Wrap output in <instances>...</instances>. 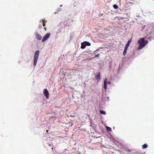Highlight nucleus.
Listing matches in <instances>:
<instances>
[{
  "label": "nucleus",
  "instance_id": "obj_1",
  "mask_svg": "<svg viewBox=\"0 0 154 154\" xmlns=\"http://www.w3.org/2000/svg\"><path fill=\"white\" fill-rule=\"evenodd\" d=\"M144 40L145 38H140L138 40L137 42L139 44V45L138 47V49H142L148 43V40Z\"/></svg>",
  "mask_w": 154,
  "mask_h": 154
},
{
  "label": "nucleus",
  "instance_id": "obj_2",
  "mask_svg": "<svg viewBox=\"0 0 154 154\" xmlns=\"http://www.w3.org/2000/svg\"><path fill=\"white\" fill-rule=\"evenodd\" d=\"M39 51L38 50L36 51L35 53L34 57V62L33 65L35 66L38 60V57L39 55Z\"/></svg>",
  "mask_w": 154,
  "mask_h": 154
},
{
  "label": "nucleus",
  "instance_id": "obj_3",
  "mask_svg": "<svg viewBox=\"0 0 154 154\" xmlns=\"http://www.w3.org/2000/svg\"><path fill=\"white\" fill-rule=\"evenodd\" d=\"M50 33H46L45 36L43 37L42 41V42H44L45 41H46L48 39L49 37L50 36Z\"/></svg>",
  "mask_w": 154,
  "mask_h": 154
},
{
  "label": "nucleus",
  "instance_id": "obj_4",
  "mask_svg": "<svg viewBox=\"0 0 154 154\" xmlns=\"http://www.w3.org/2000/svg\"><path fill=\"white\" fill-rule=\"evenodd\" d=\"M43 93L45 96L46 97V99H48L49 98V93L47 89H44L43 90Z\"/></svg>",
  "mask_w": 154,
  "mask_h": 154
},
{
  "label": "nucleus",
  "instance_id": "obj_5",
  "mask_svg": "<svg viewBox=\"0 0 154 154\" xmlns=\"http://www.w3.org/2000/svg\"><path fill=\"white\" fill-rule=\"evenodd\" d=\"M107 79L106 78L104 80V88H105V90H106L107 89V83L110 84L111 82L109 81L108 82H107Z\"/></svg>",
  "mask_w": 154,
  "mask_h": 154
},
{
  "label": "nucleus",
  "instance_id": "obj_6",
  "mask_svg": "<svg viewBox=\"0 0 154 154\" xmlns=\"http://www.w3.org/2000/svg\"><path fill=\"white\" fill-rule=\"evenodd\" d=\"M35 36L36 39L38 40H40L42 39V37L38 32H36L35 34Z\"/></svg>",
  "mask_w": 154,
  "mask_h": 154
},
{
  "label": "nucleus",
  "instance_id": "obj_7",
  "mask_svg": "<svg viewBox=\"0 0 154 154\" xmlns=\"http://www.w3.org/2000/svg\"><path fill=\"white\" fill-rule=\"evenodd\" d=\"M95 78L97 80H100V73L98 72L97 75L95 76Z\"/></svg>",
  "mask_w": 154,
  "mask_h": 154
},
{
  "label": "nucleus",
  "instance_id": "obj_8",
  "mask_svg": "<svg viewBox=\"0 0 154 154\" xmlns=\"http://www.w3.org/2000/svg\"><path fill=\"white\" fill-rule=\"evenodd\" d=\"M86 45L84 43V42L82 43H81V48L82 49H84L85 48Z\"/></svg>",
  "mask_w": 154,
  "mask_h": 154
},
{
  "label": "nucleus",
  "instance_id": "obj_9",
  "mask_svg": "<svg viewBox=\"0 0 154 154\" xmlns=\"http://www.w3.org/2000/svg\"><path fill=\"white\" fill-rule=\"evenodd\" d=\"M131 42V39H130L128 41V42L126 44V45L125 46L128 47L129 46Z\"/></svg>",
  "mask_w": 154,
  "mask_h": 154
},
{
  "label": "nucleus",
  "instance_id": "obj_10",
  "mask_svg": "<svg viewBox=\"0 0 154 154\" xmlns=\"http://www.w3.org/2000/svg\"><path fill=\"white\" fill-rule=\"evenodd\" d=\"M84 42L86 46H90L91 45V43L88 42Z\"/></svg>",
  "mask_w": 154,
  "mask_h": 154
},
{
  "label": "nucleus",
  "instance_id": "obj_11",
  "mask_svg": "<svg viewBox=\"0 0 154 154\" xmlns=\"http://www.w3.org/2000/svg\"><path fill=\"white\" fill-rule=\"evenodd\" d=\"M42 21H43V26H45V23L46 22V21L45 20V19H43L42 20Z\"/></svg>",
  "mask_w": 154,
  "mask_h": 154
},
{
  "label": "nucleus",
  "instance_id": "obj_12",
  "mask_svg": "<svg viewBox=\"0 0 154 154\" xmlns=\"http://www.w3.org/2000/svg\"><path fill=\"white\" fill-rule=\"evenodd\" d=\"M100 112L101 114L104 115H105L106 114V112L102 110H100Z\"/></svg>",
  "mask_w": 154,
  "mask_h": 154
},
{
  "label": "nucleus",
  "instance_id": "obj_13",
  "mask_svg": "<svg viewBox=\"0 0 154 154\" xmlns=\"http://www.w3.org/2000/svg\"><path fill=\"white\" fill-rule=\"evenodd\" d=\"M147 147V145L146 144H144L142 146V147L143 149L146 148Z\"/></svg>",
  "mask_w": 154,
  "mask_h": 154
},
{
  "label": "nucleus",
  "instance_id": "obj_14",
  "mask_svg": "<svg viewBox=\"0 0 154 154\" xmlns=\"http://www.w3.org/2000/svg\"><path fill=\"white\" fill-rule=\"evenodd\" d=\"M113 7L115 9H117L118 8V7L116 5H113Z\"/></svg>",
  "mask_w": 154,
  "mask_h": 154
},
{
  "label": "nucleus",
  "instance_id": "obj_15",
  "mask_svg": "<svg viewBox=\"0 0 154 154\" xmlns=\"http://www.w3.org/2000/svg\"><path fill=\"white\" fill-rule=\"evenodd\" d=\"M106 129L108 131H111V128H110L109 127L107 126V127H106Z\"/></svg>",
  "mask_w": 154,
  "mask_h": 154
},
{
  "label": "nucleus",
  "instance_id": "obj_16",
  "mask_svg": "<svg viewBox=\"0 0 154 154\" xmlns=\"http://www.w3.org/2000/svg\"><path fill=\"white\" fill-rule=\"evenodd\" d=\"M127 50H124V51L123 52V54L124 55H125L127 53Z\"/></svg>",
  "mask_w": 154,
  "mask_h": 154
},
{
  "label": "nucleus",
  "instance_id": "obj_17",
  "mask_svg": "<svg viewBox=\"0 0 154 154\" xmlns=\"http://www.w3.org/2000/svg\"><path fill=\"white\" fill-rule=\"evenodd\" d=\"M103 47H100V48H98L94 52V53H95V52L97 51H99L100 50V48H101V49H103Z\"/></svg>",
  "mask_w": 154,
  "mask_h": 154
},
{
  "label": "nucleus",
  "instance_id": "obj_18",
  "mask_svg": "<svg viewBox=\"0 0 154 154\" xmlns=\"http://www.w3.org/2000/svg\"><path fill=\"white\" fill-rule=\"evenodd\" d=\"M99 55H100V54H96V55H95V57H98L99 56Z\"/></svg>",
  "mask_w": 154,
  "mask_h": 154
},
{
  "label": "nucleus",
  "instance_id": "obj_19",
  "mask_svg": "<svg viewBox=\"0 0 154 154\" xmlns=\"http://www.w3.org/2000/svg\"><path fill=\"white\" fill-rule=\"evenodd\" d=\"M128 47L125 46L124 49L127 50Z\"/></svg>",
  "mask_w": 154,
  "mask_h": 154
},
{
  "label": "nucleus",
  "instance_id": "obj_20",
  "mask_svg": "<svg viewBox=\"0 0 154 154\" xmlns=\"http://www.w3.org/2000/svg\"><path fill=\"white\" fill-rule=\"evenodd\" d=\"M103 14L102 13V14H99V16L100 17L101 16L103 15Z\"/></svg>",
  "mask_w": 154,
  "mask_h": 154
},
{
  "label": "nucleus",
  "instance_id": "obj_21",
  "mask_svg": "<svg viewBox=\"0 0 154 154\" xmlns=\"http://www.w3.org/2000/svg\"><path fill=\"white\" fill-rule=\"evenodd\" d=\"M42 28V26L41 25H40L39 26V28Z\"/></svg>",
  "mask_w": 154,
  "mask_h": 154
},
{
  "label": "nucleus",
  "instance_id": "obj_22",
  "mask_svg": "<svg viewBox=\"0 0 154 154\" xmlns=\"http://www.w3.org/2000/svg\"><path fill=\"white\" fill-rule=\"evenodd\" d=\"M44 29H45V30L46 31V27H45L44 28Z\"/></svg>",
  "mask_w": 154,
  "mask_h": 154
},
{
  "label": "nucleus",
  "instance_id": "obj_23",
  "mask_svg": "<svg viewBox=\"0 0 154 154\" xmlns=\"http://www.w3.org/2000/svg\"><path fill=\"white\" fill-rule=\"evenodd\" d=\"M46 132H47V133H48V130H46Z\"/></svg>",
  "mask_w": 154,
  "mask_h": 154
}]
</instances>
